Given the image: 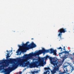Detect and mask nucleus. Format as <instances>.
<instances>
[{
	"label": "nucleus",
	"mask_w": 74,
	"mask_h": 74,
	"mask_svg": "<svg viewBox=\"0 0 74 74\" xmlns=\"http://www.w3.org/2000/svg\"><path fill=\"white\" fill-rule=\"evenodd\" d=\"M67 58V55H65L64 57H63L62 61L59 62L58 60L55 59V58L49 57V59L50 60L51 64H53V66H54L53 69L52 71H51V74H55L56 73L57 71H59V67L63 63L64 61Z\"/></svg>",
	"instance_id": "nucleus-1"
},
{
	"label": "nucleus",
	"mask_w": 74,
	"mask_h": 74,
	"mask_svg": "<svg viewBox=\"0 0 74 74\" xmlns=\"http://www.w3.org/2000/svg\"><path fill=\"white\" fill-rule=\"evenodd\" d=\"M49 58V56H46V57H45L42 58L38 57V58L36 59V60H38L39 62L38 65L37 64H38V62H35L30 65L29 66L30 68H33V67H38V66H44L43 65L44 60H45V59L47 60V58Z\"/></svg>",
	"instance_id": "nucleus-2"
},
{
	"label": "nucleus",
	"mask_w": 74,
	"mask_h": 74,
	"mask_svg": "<svg viewBox=\"0 0 74 74\" xmlns=\"http://www.w3.org/2000/svg\"><path fill=\"white\" fill-rule=\"evenodd\" d=\"M29 63V62L28 61L27 62V60H23L19 63L14 62L13 64L12 65V67L9 68V70H14L15 69H16L19 66H22V67H26Z\"/></svg>",
	"instance_id": "nucleus-3"
},
{
	"label": "nucleus",
	"mask_w": 74,
	"mask_h": 74,
	"mask_svg": "<svg viewBox=\"0 0 74 74\" xmlns=\"http://www.w3.org/2000/svg\"><path fill=\"white\" fill-rule=\"evenodd\" d=\"M29 43V42H27L25 44L23 43L22 45L23 47L26 48L27 50L28 49H29L34 48L36 47V44L34 43V42H32V43H31L30 45L29 44L27 45H28V44Z\"/></svg>",
	"instance_id": "nucleus-4"
},
{
	"label": "nucleus",
	"mask_w": 74,
	"mask_h": 74,
	"mask_svg": "<svg viewBox=\"0 0 74 74\" xmlns=\"http://www.w3.org/2000/svg\"><path fill=\"white\" fill-rule=\"evenodd\" d=\"M23 58H27L28 59H30L31 58H32L33 56H38V53L37 51H35L34 53L32 52L30 53L29 54H24Z\"/></svg>",
	"instance_id": "nucleus-5"
},
{
	"label": "nucleus",
	"mask_w": 74,
	"mask_h": 74,
	"mask_svg": "<svg viewBox=\"0 0 74 74\" xmlns=\"http://www.w3.org/2000/svg\"><path fill=\"white\" fill-rule=\"evenodd\" d=\"M66 29H64L63 28H62L60 29L58 31V32L59 33L58 34V37H60V38H61L62 36V33H64L65 32H67V30H66Z\"/></svg>",
	"instance_id": "nucleus-6"
},
{
	"label": "nucleus",
	"mask_w": 74,
	"mask_h": 74,
	"mask_svg": "<svg viewBox=\"0 0 74 74\" xmlns=\"http://www.w3.org/2000/svg\"><path fill=\"white\" fill-rule=\"evenodd\" d=\"M1 62L5 63V64H3L2 66H0V69H1L2 67H3V69H4L5 67H7L8 66V64L7 63L8 62V60H3L1 61Z\"/></svg>",
	"instance_id": "nucleus-7"
},
{
	"label": "nucleus",
	"mask_w": 74,
	"mask_h": 74,
	"mask_svg": "<svg viewBox=\"0 0 74 74\" xmlns=\"http://www.w3.org/2000/svg\"><path fill=\"white\" fill-rule=\"evenodd\" d=\"M49 50L50 53H53V55H56V50H54L53 49L51 48L49 49Z\"/></svg>",
	"instance_id": "nucleus-8"
},
{
	"label": "nucleus",
	"mask_w": 74,
	"mask_h": 74,
	"mask_svg": "<svg viewBox=\"0 0 74 74\" xmlns=\"http://www.w3.org/2000/svg\"><path fill=\"white\" fill-rule=\"evenodd\" d=\"M64 53L65 54H66L67 53L69 54V51L68 52L67 51H62V52H61V53H59L60 57H61V55H62V53Z\"/></svg>",
	"instance_id": "nucleus-9"
},
{
	"label": "nucleus",
	"mask_w": 74,
	"mask_h": 74,
	"mask_svg": "<svg viewBox=\"0 0 74 74\" xmlns=\"http://www.w3.org/2000/svg\"><path fill=\"white\" fill-rule=\"evenodd\" d=\"M38 55H41V53H44V51L43 49L42 50H39L37 52Z\"/></svg>",
	"instance_id": "nucleus-10"
},
{
	"label": "nucleus",
	"mask_w": 74,
	"mask_h": 74,
	"mask_svg": "<svg viewBox=\"0 0 74 74\" xmlns=\"http://www.w3.org/2000/svg\"><path fill=\"white\" fill-rule=\"evenodd\" d=\"M43 49V54H45V53H48L49 52V49L45 50L44 48Z\"/></svg>",
	"instance_id": "nucleus-11"
},
{
	"label": "nucleus",
	"mask_w": 74,
	"mask_h": 74,
	"mask_svg": "<svg viewBox=\"0 0 74 74\" xmlns=\"http://www.w3.org/2000/svg\"><path fill=\"white\" fill-rule=\"evenodd\" d=\"M16 61V59H10V62L11 63H14V62Z\"/></svg>",
	"instance_id": "nucleus-12"
},
{
	"label": "nucleus",
	"mask_w": 74,
	"mask_h": 74,
	"mask_svg": "<svg viewBox=\"0 0 74 74\" xmlns=\"http://www.w3.org/2000/svg\"><path fill=\"white\" fill-rule=\"evenodd\" d=\"M9 71V69H5L4 71V72L5 73V74H8V72Z\"/></svg>",
	"instance_id": "nucleus-13"
},
{
	"label": "nucleus",
	"mask_w": 74,
	"mask_h": 74,
	"mask_svg": "<svg viewBox=\"0 0 74 74\" xmlns=\"http://www.w3.org/2000/svg\"><path fill=\"white\" fill-rule=\"evenodd\" d=\"M45 72H44V74H49V73H50V72L49 71H45Z\"/></svg>",
	"instance_id": "nucleus-14"
},
{
	"label": "nucleus",
	"mask_w": 74,
	"mask_h": 74,
	"mask_svg": "<svg viewBox=\"0 0 74 74\" xmlns=\"http://www.w3.org/2000/svg\"><path fill=\"white\" fill-rule=\"evenodd\" d=\"M57 49H61V50H60V51H61V52H63V50H62L63 49L62 48V47H60L59 48H58Z\"/></svg>",
	"instance_id": "nucleus-15"
},
{
	"label": "nucleus",
	"mask_w": 74,
	"mask_h": 74,
	"mask_svg": "<svg viewBox=\"0 0 74 74\" xmlns=\"http://www.w3.org/2000/svg\"><path fill=\"white\" fill-rule=\"evenodd\" d=\"M20 51V49H18L17 51H16V53H18L17 54V55H18L19 54L18 53H19V52Z\"/></svg>",
	"instance_id": "nucleus-16"
},
{
	"label": "nucleus",
	"mask_w": 74,
	"mask_h": 74,
	"mask_svg": "<svg viewBox=\"0 0 74 74\" xmlns=\"http://www.w3.org/2000/svg\"><path fill=\"white\" fill-rule=\"evenodd\" d=\"M67 66H68V64L65 65L64 66V68H66V67H67Z\"/></svg>",
	"instance_id": "nucleus-17"
},
{
	"label": "nucleus",
	"mask_w": 74,
	"mask_h": 74,
	"mask_svg": "<svg viewBox=\"0 0 74 74\" xmlns=\"http://www.w3.org/2000/svg\"><path fill=\"white\" fill-rule=\"evenodd\" d=\"M31 73L32 74H35V71H32L31 72Z\"/></svg>",
	"instance_id": "nucleus-18"
},
{
	"label": "nucleus",
	"mask_w": 74,
	"mask_h": 74,
	"mask_svg": "<svg viewBox=\"0 0 74 74\" xmlns=\"http://www.w3.org/2000/svg\"><path fill=\"white\" fill-rule=\"evenodd\" d=\"M11 56H7L6 57V58L7 59H8V58H10V57Z\"/></svg>",
	"instance_id": "nucleus-19"
},
{
	"label": "nucleus",
	"mask_w": 74,
	"mask_h": 74,
	"mask_svg": "<svg viewBox=\"0 0 74 74\" xmlns=\"http://www.w3.org/2000/svg\"><path fill=\"white\" fill-rule=\"evenodd\" d=\"M70 59H71V60H73V57H71L70 58Z\"/></svg>",
	"instance_id": "nucleus-20"
},
{
	"label": "nucleus",
	"mask_w": 74,
	"mask_h": 74,
	"mask_svg": "<svg viewBox=\"0 0 74 74\" xmlns=\"http://www.w3.org/2000/svg\"><path fill=\"white\" fill-rule=\"evenodd\" d=\"M47 70H51V69H50V68L49 67H47Z\"/></svg>",
	"instance_id": "nucleus-21"
},
{
	"label": "nucleus",
	"mask_w": 74,
	"mask_h": 74,
	"mask_svg": "<svg viewBox=\"0 0 74 74\" xmlns=\"http://www.w3.org/2000/svg\"><path fill=\"white\" fill-rule=\"evenodd\" d=\"M35 73H38V71H35Z\"/></svg>",
	"instance_id": "nucleus-22"
},
{
	"label": "nucleus",
	"mask_w": 74,
	"mask_h": 74,
	"mask_svg": "<svg viewBox=\"0 0 74 74\" xmlns=\"http://www.w3.org/2000/svg\"><path fill=\"white\" fill-rule=\"evenodd\" d=\"M74 70V67H73L72 68V70L73 71V70Z\"/></svg>",
	"instance_id": "nucleus-23"
},
{
	"label": "nucleus",
	"mask_w": 74,
	"mask_h": 74,
	"mask_svg": "<svg viewBox=\"0 0 74 74\" xmlns=\"http://www.w3.org/2000/svg\"><path fill=\"white\" fill-rule=\"evenodd\" d=\"M22 74V72H19V74Z\"/></svg>",
	"instance_id": "nucleus-24"
},
{
	"label": "nucleus",
	"mask_w": 74,
	"mask_h": 74,
	"mask_svg": "<svg viewBox=\"0 0 74 74\" xmlns=\"http://www.w3.org/2000/svg\"><path fill=\"white\" fill-rule=\"evenodd\" d=\"M45 70H47L48 68H47V67H46V68H45Z\"/></svg>",
	"instance_id": "nucleus-25"
},
{
	"label": "nucleus",
	"mask_w": 74,
	"mask_h": 74,
	"mask_svg": "<svg viewBox=\"0 0 74 74\" xmlns=\"http://www.w3.org/2000/svg\"><path fill=\"white\" fill-rule=\"evenodd\" d=\"M9 55H10V53H8L7 54V56H8Z\"/></svg>",
	"instance_id": "nucleus-26"
},
{
	"label": "nucleus",
	"mask_w": 74,
	"mask_h": 74,
	"mask_svg": "<svg viewBox=\"0 0 74 74\" xmlns=\"http://www.w3.org/2000/svg\"><path fill=\"white\" fill-rule=\"evenodd\" d=\"M63 49H64V51H66V49L64 48Z\"/></svg>",
	"instance_id": "nucleus-27"
},
{
	"label": "nucleus",
	"mask_w": 74,
	"mask_h": 74,
	"mask_svg": "<svg viewBox=\"0 0 74 74\" xmlns=\"http://www.w3.org/2000/svg\"><path fill=\"white\" fill-rule=\"evenodd\" d=\"M64 73H66V71H64Z\"/></svg>",
	"instance_id": "nucleus-28"
},
{
	"label": "nucleus",
	"mask_w": 74,
	"mask_h": 74,
	"mask_svg": "<svg viewBox=\"0 0 74 74\" xmlns=\"http://www.w3.org/2000/svg\"><path fill=\"white\" fill-rule=\"evenodd\" d=\"M44 64H46V62H44Z\"/></svg>",
	"instance_id": "nucleus-29"
},
{
	"label": "nucleus",
	"mask_w": 74,
	"mask_h": 74,
	"mask_svg": "<svg viewBox=\"0 0 74 74\" xmlns=\"http://www.w3.org/2000/svg\"><path fill=\"white\" fill-rule=\"evenodd\" d=\"M10 51V52H12V50Z\"/></svg>",
	"instance_id": "nucleus-30"
},
{
	"label": "nucleus",
	"mask_w": 74,
	"mask_h": 74,
	"mask_svg": "<svg viewBox=\"0 0 74 74\" xmlns=\"http://www.w3.org/2000/svg\"><path fill=\"white\" fill-rule=\"evenodd\" d=\"M2 69H2V68H1V69H0V70H2Z\"/></svg>",
	"instance_id": "nucleus-31"
},
{
	"label": "nucleus",
	"mask_w": 74,
	"mask_h": 74,
	"mask_svg": "<svg viewBox=\"0 0 74 74\" xmlns=\"http://www.w3.org/2000/svg\"><path fill=\"white\" fill-rule=\"evenodd\" d=\"M73 56H74V53H73Z\"/></svg>",
	"instance_id": "nucleus-32"
},
{
	"label": "nucleus",
	"mask_w": 74,
	"mask_h": 74,
	"mask_svg": "<svg viewBox=\"0 0 74 74\" xmlns=\"http://www.w3.org/2000/svg\"><path fill=\"white\" fill-rule=\"evenodd\" d=\"M18 47H21V46H20V45H18Z\"/></svg>",
	"instance_id": "nucleus-33"
},
{
	"label": "nucleus",
	"mask_w": 74,
	"mask_h": 74,
	"mask_svg": "<svg viewBox=\"0 0 74 74\" xmlns=\"http://www.w3.org/2000/svg\"><path fill=\"white\" fill-rule=\"evenodd\" d=\"M21 55V53H20V54L19 55Z\"/></svg>",
	"instance_id": "nucleus-34"
},
{
	"label": "nucleus",
	"mask_w": 74,
	"mask_h": 74,
	"mask_svg": "<svg viewBox=\"0 0 74 74\" xmlns=\"http://www.w3.org/2000/svg\"><path fill=\"white\" fill-rule=\"evenodd\" d=\"M6 51H7V52H8V50H7Z\"/></svg>",
	"instance_id": "nucleus-35"
},
{
	"label": "nucleus",
	"mask_w": 74,
	"mask_h": 74,
	"mask_svg": "<svg viewBox=\"0 0 74 74\" xmlns=\"http://www.w3.org/2000/svg\"><path fill=\"white\" fill-rule=\"evenodd\" d=\"M65 64H67V62L66 63H66H65Z\"/></svg>",
	"instance_id": "nucleus-36"
},
{
	"label": "nucleus",
	"mask_w": 74,
	"mask_h": 74,
	"mask_svg": "<svg viewBox=\"0 0 74 74\" xmlns=\"http://www.w3.org/2000/svg\"><path fill=\"white\" fill-rule=\"evenodd\" d=\"M64 48H65V47H64Z\"/></svg>",
	"instance_id": "nucleus-37"
},
{
	"label": "nucleus",
	"mask_w": 74,
	"mask_h": 74,
	"mask_svg": "<svg viewBox=\"0 0 74 74\" xmlns=\"http://www.w3.org/2000/svg\"><path fill=\"white\" fill-rule=\"evenodd\" d=\"M32 40H33V38H32Z\"/></svg>",
	"instance_id": "nucleus-38"
},
{
	"label": "nucleus",
	"mask_w": 74,
	"mask_h": 74,
	"mask_svg": "<svg viewBox=\"0 0 74 74\" xmlns=\"http://www.w3.org/2000/svg\"><path fill=\"white\" fill-rule=\"evenodd\" d=\"M22 52H23V51H21Z\"/></svg>",
	"instance_id": "nucleus-39"
},
{
	"label": "nucleus",
	"mask_w": 74,
	"mask_h": 74,
	"mask_svg": "<svg viewBox=\"0 0 74 74\" xmlns=\"http://www.w3.org/2000/svg\"><path fill=\"white\" fill-rule=\"evenodd\" d=\"M67 74H69V73H68Z\"/></svg>",
	"instance_id": "nucleus-40"
}]
</instances>
